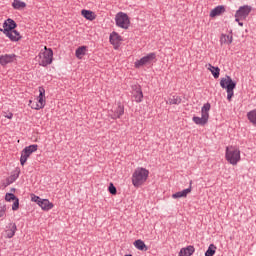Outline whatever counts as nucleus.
<instances>
[{
  "label": "nucleus",
  "mask_w": 256,
  "mask_h": 256,
  "mask_svg": "<svg viewBox=\"0 0 256 256\" xmlns=\"http://www.w3.org/2000/svg\"><path fill=\"white\" fill-rule=\"evenodd\" d=\"M6 211H7V205L0 204V219L1 217H5Z\"/></svg>",
  "instance_id": "obj_32"
},
{
  "label": "nucleus",
  "mask_w": 256,
  "mask_h": 256,
  "mask_svg": "<svg viewBox=\"0 0 256 256\" xmlns=\"http://www.w3.org/2000/svg\"><path fill=\"white\" fill-rule=\"evenodd\" d=\"M15 54H5L0 56V65H7L9 63H13L15 61Z\"/></svg>",
  "instance_id": "obj_16"
},
{
  "label": "nucleus",
  "mask_w": 256,
  "mask_h": 256,
  "mask_svg": "<svg viewBox=\"0 0 256 256\" xmlns=\"http://www.w3.org/2000/svg\"><path fill=\"white\" fill-rule=\"evenodd\" d=\"M4 117L6 119H13V113L9 112L8 114L6 112H4Z\"/></svg>",
  "instance_id": "obj_35"
},
{
  "label": "nucleus",
  "mask_w": 256,
  "mask_h": 256,
  "mask_svg": "<svg viewBox=\"0 0 256 256\" xmlns=\"http://www.w3.org/2000/svg\"><path fill=\"white\" fill-rule=\"evenodd\" d=\"M38 63L42 67H47L53 63V50L51 48L44 47V51L41 50L38 54Z\"/></svg>",
  "instance_id": "obj_4"
},
{
  "label": "nucleus",
  "mask_w": 256,
  "mask_h": 256,
  "mask_svg": "<svg viewBox=\"0 0 256 256\" xmlns=\"http://www.w3.org/2000/svg\"><path fill=\"white\" fill-rule=\"evenodd\" d=\"M223 13H225V6H217L211 10L210 17L211 18L219 17V15H223Z\"/></svg>",
  "instance_id": "obj_19"
},
{
  "label": "nucleus",
  "mask_w": 256,
  "mask_h": 256,
  "mask_svg": "<svg viewBox=\"0 0 256 256\" xmlns=\"http://www.w3.org/2000/svg\"><path fill=\"white\" fill-rule=\"evenodd\" d=\"M81 13L83 17H85V19H87L88 21H95V12L91 10H82Z\"/></svg>",
  "instance_id": "obj_25"
},
{
  "label": "nucleus",
  "mask_w": 256,
  "mask_h": 256,
  "mask_svg": "<svg viewBox=\"0 0 256 256\" xmlns=\"http://www.w3.org/2000/svg\"><path fill=\"white\" fill-rule=\"evenodd\" d=\"M87 51V46H81L76 50V57L77 59H82L83 55H85Z\"/></svg>",
  "instance_id": "obj_30"
},
{
  "label": "nucleus",
  "mask_w": 256,
  "mask_h": 256,
  "mask_svg": "<svg viewBox=\"0 0 256 256\" xmlns=\"http://www.w3.org/2000/svg\"><path fill=\"white\" fill-rule=\"evenodd\" d=\"M5 201H8V202L14 201L12 205V211H17V209H19V198L15 197V194L6 193Z\"/></svg>",
  "instance_id": "obj_14"
},
{
  "label": "nucleus",
  "mask_w": 256,
  "mask_h": 256,
  "mask_svg": "<svg viewBox=\"0 0 256 256\" xmlns=\"http://www.w3.org/2000/svg\"><path fill=\"white\" fill-rule=\"evenodd\" d=\"M192 183L193 182H190V187L189 188L174 193L172 195V199H181V198L187 197V195H189V193H191V191H192V188H191Z\"/></svg>",
  "instance_id": "obj_17"
},
{
  "label": "nucleus",
  "mask_w": 256,
  "mask_h": 256,
  "mask_svg": "<svg viewBox=\"0 0 256 256\" xmlns=\"http://www.w3.org/2000/svg\"><path fill=\"white\" fill-rule=\"evenodd\" d=\"M122 41L123 38H121V35H119L117 32H112L110 34V43L113 45L114 49H119Z\"/></svg>",
  "instance_id": "obj_13"
},
{
  "label": "nucleus",
  "mask_w": 256,
  "mask_h": 256,
  "mask_svg": "<svg viewBox=\"0 0 256 256\" xmlns=\"http://www.w3.org/2000/svg\"><path fill=\"white\" fill-rule=\"evenodd\" d=\"M34 103H33V100H29V105H30V107H31V105H33Z\"/></svg>",
  "instance_id": "obj_36"
},
{
  "label": "nucleus",
  "mask_w": 256,
  "mask_h": 256,
  "mask_svg": "<svg viewBox=\"0 0 256 256\" xmlns=\"http://www.w3.org/2000/svg\"><path fill=\"white\" fill-rule=\"evenodd\" d=\"M157 57L155 53H149L146 56L142 57L140 60L135 62L136 69H139V67H143V65H148V63H151Z\"/></svg>",
  "instance_id": "obj_10"
},
{
  "label": "nucleus",
  "mask_w": 256,
  "mask_h": 256,
  "mask_svg": "<svg viewBox=\"0 0 256 256\" xmlns=\"http://www.w3.org/2000/svg\"><path fill=\"white\" fill-rule=\"evenodd\" d=\"M1 33L6 35L10 41H21V34L17 30H1Z\"/></svg>",
  "instance_id": "obj_11"
},
{
  "label": "nucleus",
  "mask_w": 256,
  "mask_h": 256,
  "mask_svg": "<svg viewBox=\"0 0 256 256\" xmlns=\"http://www.w3.org/2000/svg\"><path fill=\"white\" fill-rule=\"evenodd\" d=\"M217 251V246L214 244H210L207 251L205 252V256H213L215 255V252Z\"/></svg>",
  "instance_id": "obj_31"
},
{
  "label": "nucleus",
  "mask_w": 256,
  "mask_h": 256,
  "mask_svg": "<svg viewBox=\"0 0 256 256\" xmlns=\"http://www.w3.org/2000/svg\"><path fill=\"white\" fill-rule=\"evenodd\" d=\"M39 207L43 209V211H49L53 207V203H51L48 199L40 200Z\"/></svg>",
  "instance_id": "obj_22"
},
{
  "label": "nucleus",
  "mask_w": 256,
  "mask_h": 256,
  "mask_svg": "<svg viewBox=\"0 0 256 256\" xmlns=\"http://www.w3.org/2000/svg\"><path fill=\"white\" fill-rule=\"evenodd\" d=\"M108 191L111 193V195H117V188L115 185H113V183H110Z\"/></svg>",
  "instance_id": "obj_33"
},
{
  "label": "nucleus",
  "mask_w": 256,
  "mask_h": 256,
  "mask_svg": "<svg viewBox=\"0 0 256 256\" xmlns=\"http://www.w3.org/2000/svg\"><path fill=\"white\" fill-rule=\"evenodd\" d=\"M225 159L230 165H237L241 161V150L236 146H227Z\"/></svg>",
  "instance_id": "obj_2"
},
{
  "label": "nucleus",
  "mask_w": 256,
  "mask_h": 256,
  "mask_svg": "<svg viewBox=\"0 0 256 256\" xmlns=\"http://www.w3.org/2000/svg\"><path fill=\"white\" fill-rule=\"evenodd\" d=\"M43 107H45V88L39 87L38 102H34V104L31 105V109L39 111V109H43Z\"/></svg>",
  "instance_id": "obj_9"
},
{
  "label": "nucleus",
  "mask_w": 256,
  "mask_h": 256,
  "mask_svg": "<svg viewBox=\"0 0 256 256\" xmlns=\"http://www.w3.org/2000/svg\"><path fill=\"white\" fill-rule=\"evenodd\" d=\"M16 232H17V224L10 223L6 230L8 239H12V237H15Z\"/></svg>",
  "instance_id": "obj_20"
},
{
  "label": "nucleus",
  "mask_w": 256,
  "mask_h": 256,
  "mask_svg": "<svg viewBox=\"0 0 256 256\" xmlns=\"http://www.w3.org/2000/svg\"><path fill=\"white\" fill-rule=\"evenodd\" d=\"M248 120L256 127V109L247 113Z\"/></svg>",
  "instance_id": "obj_29"
},
{
  "label": "nucleus",
  "mask_w": 256,
  "mask_h": 256,
  "mask_svg": "<svg viewBox=\"0 0 256 256\" xmlns=\"http://www.w3.org/2000/svg\"><path fill=\"white\" fill-rule=\"evenodd\" d=\"M12 7L14 9H25L27 7V4L25 2H22L21 0H14L12 3Z\"/></svg>",
  "instance_id": "obj_28"
},
{
  "label": "nucleus",
  "mask_w": 256,
  "mask_h": 256,
  "mask_svg": "<svg viewBox=\"0 0 256 256\" xmlns=\"http://www.w3.org/2000/svg\"><path fill=\"white\" fill-rule=\"evenodd\" d=\"M117 27L121 29H129V25H131V21L129 20V16L124 12H119L115 17Z\"/></svg>",
  "instance_id": "obj_7"
},
{
  "label": "nucleus",
  "mask_w": 256,
  "mask_h": 256,
  "mask_svg": "<svg viewBox=\"0 0 256 256\" xmlns=\"http://www.w3.org/2000/svg\"><path fill=\"white\" fill-rule=\"evenodd\" d=\"M220 86L222 87V89H226L227 99L228 101H231V99H233V91L235 87H237V83L233 81L231 76H225L224 78H221Z\"/></svg>",
  "instance_id": "obj_3"
},
{
  "label": "nucleus",
  "mask_w": 256,
  "mask_h": 256,
  "mask_svg": "<svg viewBox=\"0 0 256 256\" xmlns=\"http://www.w3.org/2000/svg\"><path fill=\"white\" fill-rule=\"evenodd\" d=\"M208 71H210V73H212L214 79H219V75L221 73V69H219V67H215L211 64H207L206 65Z\"/></svg>",
  "instance_id": "obj_21"
},
{
  "label": "nucleus",
  "mask_w": 256,
  "mask_h": 256,
  "mask_svg": "<svg viewBox=\"0 0 256 256\" xmlns=\"http://www.w3.org/2000/svg\"><path fill=\"white\" fill-rule=\"evenodd\" d=\"M134 99L136 103H141L143 101V91L141 90V86H134Z\"/></svg>",
  "instance_id": "obj_18"
},
{
  "label": "nucleus",
  "mask_w": 256,
  "mask_h": 256,
  "mask_svg": "<svg viewBox=\"0 0 256 256\" xmlns=\"http://www.w3.org/2000/svg\"><path fill=\"white\" fill-rule=\"evenodd\" d=\"M17 27V23L14 22L13 19L8 18L4 23H3V28H0V31H13Z\"/></svg>",
  "instance_id": "obj_15"
},
{
  "label": "nucleus",
  "mask_w": 256,
  "mask_h": 256,
  "mask_svg": "<svg viewBox=\"0 0 256 256\" xmlns=\"http://www.w3.org/2000/svg\"><path fill=\"white\" fill-rule=\"evenodd\" d=\"M11 192H12V193H15V188H11Z\"/></svg>",
  "instance_id": "obj_38"
},
{
  "label": "nucleus",
  "mask_w": 256,
  "mask_h": 256,
  "mask_svg": "<svg viewBox=\"0 0 256 256\" xmlns=\"http://www.w3.org/2000/svg\"><path fill=\"white\" fill-rule=\"evenodd\" d=\"M181 97L179 96H172L169 98V100L166 102L168 105H181Z\"/></svg>",
  "instance_id": "obj_27"
},
{
  "label": "nucleus",
  "mask_w": 256,
  "mask_h": 256,
  "mask_svg": "<svg viewBox=\"0 0 256 256\" xmlns=\"http://www.w3.org/2000/svg\"><path fill=\"white\" fill-rule=\"evenodd\" d=\"M221 45H231L233 43V36L222 34L220 37Z\"/></svg>",
  "instance_id": "obj_24"
},
{
  "label": "nucleus",
  "mask_w": 256,
  "mask_h": 256,
  "mask_svg": "<svg viewBox=\"0 0 256 256\" xmlns=\"http://www.w3.org/2000/svg\"><path fill=\"white\" fill-rule=\"evenodd\" d=\"M134 247H136V249H138V251H147L148 250L147 245L141 239L136 240L134 242Z\"/></svg>",
  "instance_id": "obj_26"
},
{
  "label": "nucleus",
  "mask_w": 256,
  "mask_h": 256,
  "mask_svg": "<svg viewBox=\"0 0 256 256\" xmlns=\"http://www.w3.org/2000/svg\"><path fill=\"white\" fill-rule=\"evenodd\" d=\"M125 113V107L121 105V103L118 104L117 109L115 110V113L113 115H110L112 119H119L121 115Z\"/></svg>",
  "instance_id": "obj_23"
},
{
  "label": "nucleus",
  "mask_w": 256,
  "mask_h": 256,
  "mask_svg": "<svg viewBox=\"0 0 256 256\" xmlns=\"http://www.w3.org/2000/svg\"><path fill=\"white\" fill-rule=\"evenodd\" d=\"M209 111H211V104H204L201 109V117L194 116L192 121H194L196 125H207V122L209 121Z\"/></svg>",
  "instance_id": "obj_5"
},
{
  "label": "nucleus",
  "mask_w": 256,
  "mask_h": 256,
  "mask_svg": "<svg viewBox=\"0 0 256 256\" xmlns=\"http://www.w3.org/2000/svg\"><path fill=\"white\" fill-rule=\"evenodd\" d=\"M31 201H33L34 203H37V205H39V202H41V199L39 198V196H35L34 194L31 196Z\"/></svg>",
  "instance_id": "obj_34"
},
{
  "label": "nucleus",
  "mask_w": 256,
  "mask_h": 256,
  "mask_svg": "<svg viewBox=\"0 0 256 256\" xmlns=\"http://www.w3.org/2000/svg\"><path fill=\"white\" fill-rule=\"evenodd\" d=\"M21 173V170L16 168L11 175L6 178V182L3 183V187H9V185H12V183H15L17 179H19V175Z\"/></svg>",
  "instance_id": "obj_12"
},
{
  "label": "nucleus",
  "mask_w": 256,
  "mask_h": 256,
  "mask_svg": "<svg viewBox=\"0 0 256 256\" xmlns=\"http://www.w3.org/2000/svg\"><path fill=\"white\" fill-rule=\"evenodd\" d=\"M124 256H133V255H131V254H126V255H124Z\"/></svg>",
  "instance_id": "obj_39"
},
{
  "label": "nucleus",
  "mask_w": 256,
  "mask_h": 256,
  "mask_svg": "<svg viewBox=\"0 0 256 256\" xmlns=\"http://www.w3.org/2000/svg\"><path fill=\"white\" fill-rule=\"evenodd\" d=\"M149 178V170L137 168L132 175V184L134 187H141Z\"/></svg>",
  "instance_id": "obj_1"
},
{
  "label": "nucleus",
  "mask_w": 256,
  "mask_h": 256,
  "mask_svg": "<svg viewBox=\"0 0 256 256\" xmlns=\"http://www.w3.org/2000/svg\"><path fill=\"white\" fill-rule=\"evenodd\" d=\"M37 149H38L37 144H32L28 147H25L22 150L21 157H20L21 165H25V163H27V159H29V157H31V154L35 153V151H37Z\"/></svg>",
  "instance_id": "obj_8"
},
{
  "label": "nucleus",
  "mask_w": 256,
  "mask_h": 256,
  "mask_svg": "<svg viewBox=\"0 0 256 256\" xmlns=\"http://www.w3.org/2000/svg\"><path fill=\"white\" fill-rule=\"evenodd\" d=\"M238 24H239L240 27H243V22L238 21Z\"/></svg>",
  "instance_id": "obj_37"
},
{
  "label": "nucleus",
  "mask_w": 256,
  "mask_h": 256,
  "mask_svg": "<svg viewBox=\"0 0 256 256\" xmlns=\"http://www.w3.org/2000/svg\"><path fill=\"white\" fill-rule=\"evenodd\" d=\"M253 11V8L249 5L240 6L235 13V21H245L249 17V14Z\"/></svg>",
  "instance_id": "obj_6"
}]
</instances>
